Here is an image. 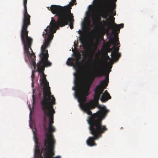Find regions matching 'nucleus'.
Returning <instances> with one entry per match:
<instances>
[{
	"mask_svg": "<svg viewBox=\"0 0 158 158\" xmlns=\"http://www.w3.org/2000/svg\"><path fill=\"white\" fill-rule=\"evenodd\" d=\"M94 66V71L90 78L81 89L76 90V88L73 87L75 90V96L77 98L80 103L81 109L89 116L88 117V123L89 124V129L90 134L93 136L89 137L86 141L88 146L93 147L96 146L95 141L102 137V134L108 130L106 126L102 125V121L109 112L104 106L98 105L99 110L96 113L92 114L91 110L94 109L96 106V104L93 101L85 103L86 100V97L88 96L91 86L96 77H100L105 75L104 69V65L102 61L100 60Z\"/></svg>",
	"mask_w": 158,
	"mask_h": 158,
	"instance_id": "1",
	"label": "nucleus"
},
{
	"mask_svg": "<svg viewBox=\"0 0 158 158\" xmlns=\"http://www.w3.org/2000/svg\"><path fill=\"white\" fill-rule=\"evenodd\" d=\"M32 45V44L30 48H28L27 51L24 49V45H23L25 59L27 62L26 58L27 57L35 69L37 66L36 72H38L40 74V85L43 87V99L41 102V104L42 110L44 114V127L45 131L48 130V132L45 134V137H54L53 133L56 131V129L52 124L54 123L53 114L55 112L53 106L56 103V100L53 95H51L49 83L46 77V75L44 72L45 67L51 66L52 64L48 60L49 56L47 48H45L43 44L41 47V52L39 55L40 60L36 64L35 56L31 47ZM35 71L33 70L32 72V81H33L35 77Z\"/></svg>",
	"mask_w": 158,
	"mask_h": 158,
	"instance_id": "2",
	"label": "nucleus"
},
{
	"mask_svg": "<svg viewBox=\"0 0 158 158\" xmlns=\"http://www.w3.org/2000/svg\"><path fill=\"white\" fill-rule=\"evenodd\" d=\"M76 2V0H73L69 4L64 6L52 5L50 7H48V9L51 10L52 14H55V16L58 18L56 21L52 17L50 25L48 26L44 29L45 31L43 32L42 35L44 38L43 46L45 48H47L50 46L53 37V34L59 29L60 27H64L69 23L70 29L73 28V23L74 19L73 14L71 12V9Z\"/></svg>",
	"mask_w": 158,
	"mask_h": 158,
	"instance_id": "3",
	"label": "nucleus"
},
{
	"mask_svg": "<svg viewBox=\"0 0 158 158\" xmlns=\"http://www.w3.org/2000/svg\"><path fill=\"white\" fill-rule=\"evenodd\" d=\"M115 0H109L107 2V6L106 7L105 11L104 12L102 17L105 19H108V17H109L110 19L107 22L104 20L103 22L105 26H107L109 29L110 28L113 30V32L115 33L118 34L120 32V28L118 27V25L114 22L115 18L112 15L115 16L116 15V11H114L115 9L116 5L115 3Z\"/></svg>",
	"mask_w": 158,
	"mask_h": 158,
	"instance_id": "4",
	"label": "nucleus"
},
{
	"mask_svg": "<svg viewBox=\"0 0 158 158\" xmlns=\"http://www.w3.org/2000/svg\"><path fill=\"white\" fill-rule=\"evenodd\" d=\"M27 0H23V6L24 8V16L23 25L21 31V40L23 45H24V49L27 50L32 44L33 39L28 36V31H27L28 26L30 25V16L28 14L27 6Z\"/></svg>",
	"mask_w": 158,
	"mask_h": 158,
	"instance_id": "5",
	"label": "nucleus"
},
{
	"mask_svg": "<svg viewBox=\"0 0 158 158\" xmlns=\"http://www.w3.org/2000/svg\"><path fill=\"white\" fill-rule=\"evenodd\" d=\"M109 79L108 74L106 76L105 79L102 80L100 82V84L96 87L94 90L95 94L94 96V99L96 101H98L101 95L102 94L107 95L109 96V98H111V96L107 90H106L104 93H103L104 89L106 88L108 85V82H109Z\"/></svg>",
	"mask_w": 158,
	"mask_h": 158,
	"instance_id": "6",
	"label": "nucleus"
},
{
	"mask_svg": "<svg viewBox=\"0 0 158 158\" xmlns=\"http://www.w3.org/2000/svg\"><path fill=\"white\" fill-rule=\"evenodd\" d=\"M72 60V58H69L68 59V60L66 61V64L67 65L69 66H73L76 69L77 73H75L74 76H75V79L74 81V83L75 85L77 87H79L81 85V78L80 74L79 73V69L78 68V64L79 63V59L77 58V59L76 60V64H75L74 63L73 61L71 62L69 60Z\"/></svg>",
	"mask_w": 158,
	"mask_h": 158,
	"instance_id": "7",
	"label": "nucleus"
},
{
	"mask_svg": "<svg viewBox=\"0 0 158 158\" xmlns=\"http://www.w3.org/2000/svg\"><path fill=\"white\" fill-rule=\"evenodd\" d=\"M119 47L120 46L118 47L114 46L111 48H109V52L113 50L111 52V56L113 58L114 61H116L118 60L120 57L121 54L118 52L119 50Z\"/></svg>",
	"mask_w": 158,
	"mask_h": 158,
	"instance_id": "8",
	"label": "nucleus"
},
{
	"mask_svg": "<svg viewBox=\"0 0 158 158\" xmlns=\"http://www.w3.org/2000/svg\"><path fill=\"white\" fill-rule=\"evenodd\" d=\"M92 20L93 21V24L95 26H97L99 23H102L101 22V19L98 15L95 17L93 16L92 18Z\"/></svg>",
	"mask_w": 158,
	"mask_h": 158,
	"instance_id": "9",
	"label": "nucleus"
},
{
	"mask_svg": "<svg viewBox=\"0 0 158 158\" xmlns=\"http://www.w3.org/2000/svg\"><path fill=\"white\" fill-rule=\"evenodd\" d=\"M109 39L111 44H113L114 46H118L120 44L118 37L111 38V36H110Z\"/></svg>",
	"mask_w": 158,
	"mask_h": 158,
	"instance_id": "10",
	"label": "nucleus"
},
{
	"mask_svg": "<svg viewBox=\"0 0 158 158\" xmlns=\"http://www.w3.org/2000/svg\"><path fill=\"white\" fill-rule=\"evenodd\" d=\"M85 52L83 53V56L84 58H86L88 56L90 55L93 57L94 54V51H89L88 49L86 48L85 49Z\"/></svg>",
	"mask_w": 158,
	"mask_h": 158,
	"instance_id": "11",
	"label": "nucleus"
},
{
	"mask_svg": "<svg viewBox=\"0 0 158 158\" xmlns=\"http://www.w3.org/2000/svg\"><path fill=\"white\" fill-rule=\"evenodd\" d=\"M102 95L101 98L100 100L103 102H105L107 101L109 99L111 98H109V96H108L107 95L105 94H102Z\"/></svg>",
	"mask_w": 158,
	"mask_h": 158,
	"instance_id": "12",
	"label": "nucleus"
},
{
	"mask_svg": "<svg viewBox=\"0 0 158 158\" xmlns=\"http://www.w3.org/2000/svg\"><path fill=\"white\" fill-rule=\"evenodd\" d=\"M35 158H43V157L42 156L41 154L40 153V151L38 149H35Z\"/></svg>",
	"mask_w": 158,
	"mask_h": 158,
	"instance_id": "13",
	"label": "nucleus"
},
{
	"mask_svg": "<svg viewBox=\"0 0 158 158\" xmlns=\"http://www.w3.org/2000/svg\"><path fill=\"white\" fill-rule=\"evenodd\" d=\"M34 140L35 141V146L36 147H37L38 146V140L37 138L35 135V132H34Z\"/></svg>",
	"mask_w": 158,
	"mask_h": 158,
	"instance_id": "14",
	"label": "nucleus"
},
{
	"mask_svg": "<svg viewBox=\"0 0 158 158\" xmlns=\"http://www.w3.org/2000/svg\"><path fill=\"white\" fill-rule=\"evenodd\" d=\"M79 39L81 43L82 44H84L85 43V39L83 36H80L79 37Z\"/></svg>",
	"mask_w": 158,
	"mask_h": 158,
	"instance_id": "15",
	"label": "nucleus"
},
{
	"mask_svg": "<svg viewBox=\"0 0 158 158\" xmlns=\"http://www.w3.org/2000/svg\"><path fill=\"white\" fill-rule=\"evenodd\" d=\"M101 1V0H94L93 2H94L96 4H99Z\"/></svg>",
	"mask_w": 158,
	"mask_h": 158,
	"instance_id": "16",
	"label": "nucleus"
},
{
	"mask_svg": "<svg viewBox=\"0 0 158 158\" xmlns=\"http://www.w3.org/2000/svg\"><path fill=\"white\" fill-rule=\"evenodd\" d=\"M118 27L120 28H123L124 27V24L123 23H121V24H118Z\"/></svg>",
	"mask_w": 158,
	"mask_h": 158,
	"instance_id": "17",
	"label": "nucleus"
},
{
	"mask_svg": "<svg viewBox=\"0 0 158 158\" xmlns=\"http://www.w3.org/2000/svg\"><path fill=\"white\" fill-rule=\"evenodd\" d=\"M32 86L33 87H34V84H33V81H32V82L31 83Z\"/></svg>",
	"mask_w": 158,
	"mask_h": 158,
	"instance_id": "18",
	"label": "nucleus"
},
{
	"mask_svg": "<svg viewBox=\"0 0 158 158\" xmlns=\"http://www.w3.org/2000/svg\"><path fill=\"white\" fill-rule=\"evenodd\" d=\"M107 58H110V57H109V56H107Z\"/></svg>",
	"mask_w": 158,
	"mask_h": 158,
	"instance_id": "19",
	"label": "nucleus"
},
{
	"mask_svg": "<svg viewBox=\"0 0 158 158\" xmlns=\"http://www.w3.org/2000/svg\"><path fill=\"white\" fill-rule=\"evenodd\" d=\"M33 99H34V95L33 96Z\"/></svg>",
	"mask_w": 158,
	"mask_h": 158,
	"instance_id": "20",
	"label": "nucleus"
},
{
	"mask_svg": "<svg viewBox=\"0 0 158 158\" xmlns=\"http://www.w3.org/2000/svg\"><path fill=\"white\" fill-rule=\"evenodd\" d=\"M34 89H33V93H34Z\"/></svg>",
	"mask_w": 158,
	"mask_h": 158,
	"instance_id": "21",
	"label": "nucleus"
},
{
	"mask_svg": "<svg viewBox=\"0 0 158 158\" xmlns=\"http://www.w3.org/2000/svg\"><path fill=\"white\" fill-rule=\"evenodd\" d=\"M31 112H30V114H31Z\"/></svg>",
	"mask_w": 158,
	"mask_h": 158,
	"instance_id": "22",
	"label": "nucleus"
},
{
	"mask_svg": "<svg viewBox=\"0 0 158 158\" xmlns=\"http://www.w3.org/2000/svg\"><path fill=\"white\" fill-rule=\"evenodd\" d=\"M76 4H77V3H75V5H76Z\"/></svg>",
	"mask_w": 158,
	"mask_h": 158,
	"instance_id": "23",
	"label": "nucleus"
}]
</instances>
